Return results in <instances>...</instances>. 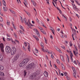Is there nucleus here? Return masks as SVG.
I'll return each instance as SVG.
<instances>
[{"instance_id": "32", "label": "nucleus", "mask_w": 80, "mask_h": 80, "mask_svg": "<svg viewBox=\"0 0 80 80\" xmlns=\"http://www.w3.org/2000/svg\"><path fill=\"white\" fill-rule=\"evenodd\" d=\"M51 30L52 31V33H53L54 35H55V32H54V29H51Z\"/></svg>"}, {"instance_id": "42", "label": "nucleus", "mask_w": 80, "mask_h": 80, "mask_svg": "<svg viewBox=\"0 0 80 80\" xmlns=\"http://www.w3.org/2000/svg\"><path fill=\"white\" fill-rule=\"evenodd\" d=\"M77 62H78V64L79 65V66H80V62H79V61H78V60H77Z\"/></svg>"}, {"instance_id": "57", "label": "nucleus", "mask_w": 80, "mask_h": 80, "mask_svg": "<svg viewBox=\"0 0 80 80\" xmlns=\"http://www.w3.org/2000/svg\"><path fill=\"white\" fill-rule=\"evenodd\" d=\"M70 58L71 60V62H73V58H72V57Z\"/></svg>"}, {"instance_id": "43", "label": "nucleus", "mask_w": 80, "mask_h": 80, "mask_svg": "<svg viewBox=\"0 0 80 80\" xmlns=\"http://www.w3.org/2000/svg\"><path fill=\"white\" fill-rule=\"evenodd\" d=\"M57 62L58 63V64H59V65L60 64V61L58 60V59L57 60Z\"/></svg>"}, {"instance_id": "31", "label": "nucleus", "mask_w": 80, "mask_h": 80, "mask_svg": "<svg viewBox=\"0 0 80 80\" xmlns=\"http://www.w3.org/2000/svg\"><path fill=\"white\" fill-rule=\"evenodd\" d=\"M24 76H26L27 75V72L25 71L24 72Z\"/></svg>"}, {"instance_id": "37", "label": "nucleus", "mask_w": 80, "mask_h": 80, "mask_svg": "<svg viewBox=\"0 0 80 80\" xmlns=\"http://www.w3.org/2000/svg\"><path fill=\"white\" fill-rule=\"evenodd\" d=\"M35 51L36 52V53H38V51L36 49H35Z\"/></svg>"}, {"instance_id": "47", "label": "nucleus", "mask_w": 80, "mask_h": 80, "mask_svg": "<svg viewBox=\"0 0 80 80\" xmlns=\"http://www.w3.org/2000/svg\"><path fill=\"white\" fill-rule=\"evenodd\" d=\"M51 57L52 59H53L54 58V57H53V55H52V54H51Z\"/></svg>"}, {"instance_id": "33", "label": "nucleus", "mask_w": 80, "mask_h": 80, "mask_svg": "<svg viewBox=\"0 0 80 80\" xmlns=\"http://www.w3.org/2000/svg\"><path fill=\"white\" fill-rule=\"evenodd\" d=\"M7 23L8 25H10V22H9V21H7Z\"/></svg>"}, {"instance_id": "28", "label": "nucleus", "mask_w": 80, "mask_h": 80, "mask_svg": "<svg viewBox=\"0 0 80 80\" xmlns=\"http://www.w3.org/2000/svg\"><path fill=\"white\" fill-rule=\"evenodd\" d=\"M20 28L23 31L25 32V30H24V29H23V28L22 27V26H20Z\"/></svg>"}, {"instance_id": "38", "label": "nucleus", "mask_w": 80, "mask_h": 80, "mask_svg": "<svg viewBox=\"0 0 80 80\" xmlns=\"http://www.w3.org/2000/svg\"><path fill=\"white\" fill-rule=\"evenodd\" d=\"M14 34L15 38H17V34H16L15 32H14Z\"/></svg>"}, {"instance_id": "23", "label": "nucleus", "mask_w": 80, "mask_h": 80, "mask_svg": "<svg viewBox=\"0 0 80 80\" xmlns=\"http://www.w3.org/2000/svg\"><path fill=\"white\" fill-rule=\"evenodd\" d=\"M3 68H4V67H3V66H0V70H3Z\"/></svg>"}, {"instance_id": "6", "label": "nucleus", "mask_w": 80, "mask_h": 80, "mask_svg": "<svg viewBox=\"0 0 80 80\" xmlns=\"http://www.w3.org/2000/svg\"><path fill=\"white\" fill-rule=\"evenodd\" d=\"M29 60H30V59H28V58H26V59H25L24 60H23L22 62L25 64H26L27 63H28V62Z\"/></svg>"}, {"instance_id": "35", "label": "nucleus", "mask_w": 80, "mask_h": 80, "mask_svg": "<svg viewBox=\"0 0 80 80\" xmlns=\"http://www.w3.org/2000/svg\"><path fill=\"white\" fill-rule=\"evenodd\" d=\"M0 22H3V19L0 16Z\"/></svg>"}, {"instance_id": "2", "label": "nucleus", "mask_w": 80, "mask_h": 80, "mask_svg": "<svg viewBox=\"0 0 80 80\" xmlns=\"http://www.w3.org/2000/svg\"><path fill=\"white\" fill-rule=\"evenodd\" d=\"M5 51L7 53H9L11 52L12 49H11L10 47L8 46H7L5 48Z\"/></svg>"}, {"instance_id": "21", "label": "nucleus", "mask_w": 80, "mask_h": 80, "mask_svg": "<svg viewBox=\"0 0 80 80\" xmlns=\"http://www.w3.org/2000/svg\"><path fill=\"white\" fill-rule=\"evenodd\" d=\"M61 66L62 68V69L64 70H65V67L64 66V65H63V64L62 63H61Z\"/></svg>"}, {"instance_id": "56", "label": "nucleus", "mask_w": 80, "mask_h": 80, "mask_svg": "<svg viewBox=\"0 0 80 80\" xmlns=\"http://www.w3.org/2000/svg\"><path fill=\"white\" fill-rule=\"evenodd\" d=\"M35 39H36V40H37L38 41L39 39L38 37H36Z\"/></svg>"}, {"instance_id": "63", "label": "nucleus", "mask_w": 80, "mask_h": 80, "mask_svg": "<svg viewBox=\"0 0 80 80\" xmlns=\"http://www.w3.org/2000/svg\"><path fill=\"white\" fill-rule=\"evenodd\" d=\"M59 13H61V14L62 13V11H61L60 10H59Z\"/></svg>"}, {"instance_id": "9", "label": "nucleus", "mask_w": 80, "mask_h": 80, "mask_svg": "<svg viewBox=\"0 0 80 80\" xmlns=\"http://www.w3.org/2000/svg\"><path fill=\"white\" fill-rule=\"evenodd\" d=\"M30 77L32 79L36 78V75L34 74L30 75Z\"/></svg>"}, {"instance_id": "26", "label": "nucleus", "mask_w": 80, "mask_h": 80, "mask_svg": "<svg viewBox=\"0 0 80 80\" xmlns=\"http://www.w3.org/2000/svg\"><path fill=\"white\" fill-rule=\"evenodd\" d=\"M25 2H24V4L25 5L26 7H27V2L26 0H24Z\"/></svg>"}, {"instance_id": "39", "label": "nucleus", "mask_w": 80, "mask_h": 80, "mask_svg": "<svg viewBox=\"0 0 80 80\" xmlns=\"http://www.w3.org/2000/svg\"><path fill=\"white\" fill-rule=\"evenodd\" d=\"M42 32L43 33H44V34H45V35H46V32H45V31H42Z\"/></svg>"}, {"instance_id": "34", "label": "nucleus", "mask_w": 80, "mask_h": 80, "mask_svg": "<svg viewBox=\"0 0 80 80\" xmlns=\"http://www.w3.org/2000/svg\"><path fill=\"white\" fill-rule=\"evenodd\" d=\"M41 46L42 47V48H44V47L43 46V43H41Z\"/></svg>"}, {"instance_id": "64", "label": "nucleus", "mask_w": 80, "mask_h": 80, "mask_svg": "<svg viewBox=\"0 0 80 80\" xmlns=\"http://www.w3.org/2000/svg\"><path fill=\"white\" fill-rule=\"evenodd\" d=\"M69 20L70 22H72V18H69Z\"/></svg>"}, {"instance_id": "19", "label": "nucleus", "mask_w": 80, "mask_h": 80, "mask_svg": "<svg viewBox=\"0 0 80 80\" xmlns=\"http://www.w3.org/2000/svg\"><path fill=\"white\" fill-rule=\"evenodd\" d=\"M2 3L5 7H6V3H5V0H3L2 1Z\"/></svg>"}, {"instance_id": "7", "label": "nucleus", "mask_w": 80, "mask_h": 80, "mask_svg": "<svg viewBox=\"0 0 80 80\" xmlns=\"http://www.w3.org/2000/svg\"><path fill=\"white\" fill-rule=\"evenodd\" d=\"M35 31H36V35H37L38 37H40V33L38 32V31L36 29H35Z\"/></svg>"}, {"instance_id": "62", "label": "nucleus", "mask_w": 80, "mask_h": 80, "mask_svg": "<svg viewBox=\"0 0 80 80\" xmlns=\"http://www.w3.org/2000/svg\"><path fill=\"white\" fill-rule=\"evenodd\" d=\"M46 52H48V53L49 54H50V52L48 51V50H47V51H46Z\"/></svg>"}, {"instance_id": "50", "label": "nucleus", "mask_w": 80, "mask_h": 80, "mask_svg": "<svg viewBox=\"0 0 80 80\" xmlns=\"http://www.w3.org/2000/svg\"><path fill=\"white\" fill-rule=\"evenodd\" d=\"M73 75L74 77H76V74H75V73H73Z\"/></svg>"}, {"instance_id": "10", "label": "nucleus", "mask_w": 80, "mask_h": 80, "mask_svg": "<svg viewBox=\"0 0 80 80\" xmlns=\"http://www.w3.org/2000/svg\"><path fill=\"white\" fill-rule=\"evenodd\" d=\"M55 48L60 53H62V51L60 50V49L58 48L57 47L55 46Z\"/></svg>"}, {"instance_id": "61", "label": "nucleus", "mask_w": 80, "mask_h": 80, "mask_svg": "<svg viewBox=\"0 0 80 80\" xmlns=\"http://www.w3.org/2000/svg\"><path fill=\"white\" fill-rule=\"evenodd\" d=\"M58 31H60V28H58L57 29Z\"/></svg>"}, {"instance_id": "51", "label": "nucleus", "mask_w": 80, "mask_h": 80, "mask_svg": "<svg viewBox=\"0 0 80 80\" xmlns=\"http://www.w3.org/2000/svg\"><path fill=\"white\" fill-rule=\"evenodd\" d=\"M12 26H13V28H14V29H16V28H15V25H14V24H12Z\"/></svg>"}, {"instance_id": "44", "label": "nucleus", "mask_w": 80, "mask_h": 80, "mask_svg": "<svg viewBox=\"0 0 80 80\" xmlns=\"http://www.w3.org/2000/svg\"><path fill=\"white\" fill-rule=\"evenodd\" d=\"M62 16L64 17V18H65L66 20H67V18L65 17V16L64 15H62Z\"/></svg>"}, {"instance_id": "13", "label": "nucleus", "mask_w": 80, "mask_h": 80, "mask_svg": "<svg viewBox=\"0 0 80 80\" xmlns=\"http://www.w3.org/2000/svg\"><path fill=\"white\" fill-rule=\"evenodd\" d=\"M40 70H36V73L37 75H38V74H40Z\"/></svg>"}, {"instance_id": "24", "label": "nucleus", "mask_w": 80, "mask_h": 80, "mask_svg": "<svg viewBox=\"0 0 80 80\" xmlns=\"http://www.w3.org/2000/svg\"><path fill=\"white\" fill-rule=\"evenodd\" d=\"M7 40L8 41H12V42H13V41H12V38H7Z\"/></svg>"}, {"instance_id": "25", "label": "nucleus", "mask_w": 80, "mask_h": 80, "mask_svg": "<svg viewBox=\"0 0 80 80\" xmlns=\"http://www.w3.org/2000/svg\"><path fill=\"white\" fill-rule=\"evenodd\" d=\"M32 2V3H33V5L34 6V7H36V2H35V1H33V2Z\"/></svg>"}, {"instance_id": "60", "label": "nucleus", "mask_w": 80, "mask_h": 80, "mask_svg": "<svg viewBox=\"0 0 80 80\" xmlns=\"http://www.w3.org/2000/svg\"><path fill=\"white\" fill-rule=\"evenodd\" d=\"M0 26H1V27H3V24H0Z\"/></svg>"}, {"instance_id": "59", "label": "nucleus", "mask_w": 80, "mask_h": 80, "mask_svg": "<svg viewBox=\"0 0 80 80\" xmlns=\"http://www.w3.org/2000/svg\"><path fill=\"white\" fill-rule=\"evenodd\" d=\"M70 47H72V45H73V44H72V43H70Z\"/></svg>"}, {"instance_id": "52", "label": "nucleus", "mask_w": 80, "mask_h": 80, "mask_svg": "<svg viewBox=\"0 0 80 80\" xmlns=\"http://www.w3.org/2000/svg\"><path fill=\"white\" fill-rule=\"evenodd\" d=\"M24 44L25 45V47H27V43H26L25 42H24Z\"/></svg>"}, {"instance_id": "17", "label": "nucleus", "mask_w": 80, "mask_h": 80, "mask_svg": "<svg viewBox=\"0 0 80 80\" xmlns=\"http://www.w3.org/2000/svg\"><path fill=\"white\" fill-rule=\"evenodd\" d=\"M3 10L4 12H7V7H3Z\"/></svg>"}, {"instance_id": "14", "label": "nucleus", "mask_w": 80, "mask_h": 80, "mask_svg": "<svg viewBox=\"0 0 80 80\" xmlns=\"http://www.w3.org/2000/svg\"><path fill=\"white\" fill-rule=\"evenodd\" d=\"M23 20L24 22H25V23H26V25H27L28 26V23L26 22V21H27V19H26V18H24Z\"/></svg>"}, {"instance_id": "30", "label": "nucleus", "mask_w": 80, "mask_h": 80, "mask_svg": "<svg viewBox=\"0 0 80 80\" xmlns=\"http://www.w3.org/2000/svg\"><path fill=\"white\" fill-rule=\"evenodd\" d=\"M61 58L62 60L63 61V62H64L65 61V60H63V56H61Z\"/></svg>"}, {"instance_id": "36", "label": "nucleus", "mask_w": 80, "mask_h": 80, "mask_svg": "<svg viewBox=\"0 0 80 80\" xmlns=\"http://www.w3.org/2000/svg\"><path fill=\"white\" fill-rule=\"evenodd\" d=\"M36 21L38 23H40V21H39L38 19L37 18L36 19Z\"/></svg>"}, {"instance_id": "48", "label": "nucleus", "mask_w": 80, "mask_h": 80, "mask_svg": "<svg viewBox=\"0 0 80 80\" xmlns=\"http://www.w3.org/2000/svg\"><path fill=\"white\" fill-rule=\"evenodd\" d=\"M44 48L42 47V51L43 52H45V50H44Z\"/></svg>"}, {"instance_id": "55", "label": "nucleus", "mask_w": 80, "mask_h": 80, "mask_svg": "<svg viewBox=\"0 0 80 80\" xmlns=\"http://www.w3.org/2000/svg\"><path fill=\"white\" fill-rule=\"evenodd\" d=\"M28 26H29V25H28V24H30V20H28Z\"/></svg>"}, {"instance_id": "46", "label": "nucleus", "mask_w": 80, "mask_h": 80, "mask_svg": "<svg viewBox=\"0 0 80 80\" xmlns=\"http://www.w3.org/2000/svg\"><path fill=\"white\" fill-rule=\"evenodd\" d=\"M64 75L65 76H67V73L66 72H64Z\"/></svg>"}, {"instance_id": "11", "label": "nucleus", "mask_w": 80, "mask_h": 80, "mask_svg": "<svg viewBox=\"0 0 80 80\" xmlns=\"http://www.w3.org/2000/svg\"><path fill=\"white\" fill-rule=\"evenodd\" d=\"M25 65V64L22 61V62L20 64L19 66L21 67H23Z\"/></svg>"}, {"instance_id": "16", "label": "nucleus", "mask_w": 80, "mask_h": 80, "mask_svg": "<svg viewBox=\"0 0 80 80\" xmlns=\"http://www.w3.org/2000/svg\"><path fill=\"white\" fill-rule=\"evenodd\" d=\"M28 50L29 52H31L30 51V46L29 45H28Z\"/></svg>"}, {"instance_id": "20", "label": "nucleus", "mask_w": 80, "mask_h": 80, "mask_svg": "<svg viewBox=\"0 0 80 80\" xmlns=\"http://www.w3.org/2000/svg\"><path fill=\"white\" fill-rule=\"evenodd\" d=\"M70 57L72 58L73 57V53H72V52H71V51H70Z\"/></svg>"}, {"instance_id": "1", "label": "nucleus", "mask_w": 80, "mask_h": 80, "mask_svg": "<svg viewBox=\"0 0 80 80\" xmlns=\"http://www.w3.org/2000/svg\"><path fill=\"white\" fill-rule=\"evenodd\" d=\"M35 67V63H31L26 67V70H33V69H34Z\"/></svg>"}, {"instance_id": "27", "label": "nucleus", "mask_w": 80, "mask_h": 80, "mask_svg": "<svg viewBox=\"0 0 80 80\" xmlns=\"http://www.w3.org/2000/svg\"><path fill=\"white\" fill-rule=\"evenodd\" d=\"M0 75H1V76H4V73L3 72H1L0 73Z\"/></svg>"}, {"instance_id": "4", "label": "nucleus", "mask_w": 80, "mask_h": 80, "mask_svg": "<svg viewBox=\"0 0 80 80\" xmlns=\"http://www.w3.org/2000/svg\"><path fill=\"white\" fill-rule=\"evenodd\" d=\"M73 46L77 50L76 51H73V54H74V55H75V56L78 57V56L77 55V54H78V52L77 51H78V49H77V47H76L75 44L73 45Z\"/></svg>"}, {"instance_id": "8", "label": "nucleus", "mask_w": 80, "mask_h": 80, "mask_svg": "<svg viewBox=\"0 0 80 80\" xmlns=\"http://www.w3.org/2000/svg\"><path fill=\"white\" fill-rule=\"evenodd\" d=\"M44 76L46 77H48V72L47 71H45L44 72Z\"/></svg>"}, {"instance_id": "58", "label": "nucleus", "mask_w": 80, "mask_h": 80, "mask_svg": "<svg viewBox=\"0 0 80 80\" xmlns=\"http://www.w3.org/2000/svg\"><path fill=\"white\" fill-rule=\"evenodd\" d=\"M70 58L71 60V62H73V58H72V57Z\"/></svg>"}, {"instance_id": "49", "label": "nucleus", "mask_w": 80, "mask_h": 80, "mask_svg": "<svg viewBox=\"0 0 80 80\" xmlns=\"http://www.w3.org/2000/svg\"><path fill=\"white\" fill-rule=\"evenodd\" d=\"M73 63H74L75 64V65H77V62H76V61H74Z\"/></svg>"}, {"instance_id": "54", "label": "nucleus", "mask_w": 80, "mask_h": 80, "mask_svg": "<svg viewBox=\"0 0 80 80\" xmlns=\"http://www.w3.org/2000/svg\"><path fill=\"white\" fill-rule=\"evenodd\" d=\"M72 69L73 70V72L75 71V68H73V67H72Z\"/></svg>"}, {"instance_id": "40", "label": "nucleus", "mask_w": 80, "mask_h": 80, "mask_svg": "<svg viewBox=\"0 0 80 80\" xmlns=\"http://www.w3.org/2000/svg\"><path fill=\"white\" fill-rule=\"evenodd\" d=\"M22 49L23 50H24V51H26V48H25L24 46L22 47Z\"/></svg>"}, {"instance_id": "12", "label": "nucleus", "mask_w": 80, "mask_h": 80, "mask_svg": "<svg viewBox=\"0 0 80 80\" xmlns=\"http://www.w3.org/2000/svg\"><path fill=\"white\" fill-rule=\"evenodd\" d=\"M12 50L16 53V52H17V49H16V48L14 47H13L12 48Z\"/></svg>"}, {"instance_id": "3", "label": "nucleus", "mask_w": 80, "mask_h": 80, "mask_svg": "<svg viewBox=\"0 0 80 80\" xmlns=\"http://www.w3.org/2000/svg\"><path fill=\"white\" fill-rule=\"evenodd\" d=\"M19 57H20V54H16L14 56V58H13V61L15 62V61H17L18 59L19 58Z\"/></svg>"}, {"instance_id": "45", "label": "nucleus", "mask_w": 80, "mask_h": 80, "mask_svg": "<svg viewBox=\"0 0 80 80\" xmlns=\"http://www.w3.org/2000/svg\"><path fill=\"white\" fill-rule=\"evenodd\" d=\"M19 32H20V33H21V34H23L24 33L23 32V31H22L21 30H19Z\"/></svg>"}, {"instance_id": "53", "label": "nucleus", "mask_w": 80, "mask_h": 80, "mask_svg": "<svg viewBox=\"0 0 80 80\" xmlns=\"http://www.w3.org/2000/svg\"><path fill=\"white\" fill-rule=\"evenodd\" d=\"M21 21L23 23V19H22V17H21Z\"/></svg>"}, {"instance_id": "15", "label": "nucleus", "mask_w": 80, "mask_h": 80, "mask_svg": "<svg viewBox=\"0 0 80 80\" xmlns=\"http://www.w3.org/2000/svg\"><path fill=\"white\" fill-rule=\"evenodd\" d=\"M3 56H2V55H1L0 54V61H2V60H3Z\"/></svg>"}, {"instance_id": "22", "label": "nucleus", "mask_w": 80, "mask_h": 80, "mask_svg": "<svg viewBox=\"0 0 80 80\" xmlns=\"http://www.w3.org/2000/svg\"><path fill=\"white\" fill-rule=\"evenodd\" d=\"M15 53L16 52H14L13 51H12V50L11 52V54L12 55H13L15 54Z\"/></svg>"}, {"instance_id": "29", "label": "nucleus", "mask_w": 80, "mask_h": 80, "mask_svg": "<svg viewBox=\"0 0 80 80\" xmlns=\"http://www.w3.org/2000/svg\"><path fill=\"white\" fill-rule=\"evenodd\" d=\"M26 13L29 16H30V13L29 12H27V11H25Z\"/></svg>"}, {"instance_id": "18", "label": "nucleus", "mask_w": 80, "mask_h": 80, "mask_svg": "<svg viewBox=\"0 0 80 80\" xmlns=\"http://www.w3.org/2000/svg\"><path fill=\"white\" fill-rule=\"evenodd\" d=\"M72 5L73 7V8L74 9V10L77 9V7H76V6H75V5L74 4H72Z\"/></svg>"}, {"instance_id": "5", "label": "nucleus", "mask_w": 80, "mask_h": 80, "mask_svg": "<svg viewBox=\"0 0 80 80\" xmlns=\"http://www.w3.org/2000/svg\"><path fill=\"white\" fill-rule=\"evenodd\" d=\"M0 48L2 52L3 53L4 52V48L3 47V43H1L0 44Z\"/></svg>"}, {"instance_id": "41", "label": "nucleus", "mask_w": 80, "mask_h": 80, "mask_svg": "<svg viewBox=\"0 0 80 80\" xmlns=\"http://www.w3.org/2000/svg\"><path fill=\"white\" fill-rule=\"evenodd\" d=\"M66 55L67 56V57L68 58V60H67L68 61V62L69 63L70 62L69 61V58H68V56H67V55L66 54Z\"/></svg>"}]
</instances>
